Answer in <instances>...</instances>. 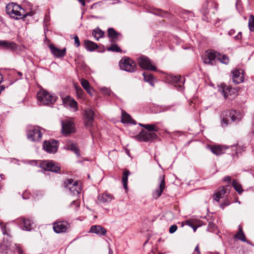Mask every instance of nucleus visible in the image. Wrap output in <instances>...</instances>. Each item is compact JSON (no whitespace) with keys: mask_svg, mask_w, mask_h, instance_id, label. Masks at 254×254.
Listing matches in <instances>:
<instances>
[{"mask_svg":"<svg viewBox=\"0 0 254 254\" xmlns=\"http://www.w3.org/2000/svg\"><path fill=\"white\" fill-rule=\"evenodd\" d=\"M107 50L108 51H113L115 52H120L121 50L119 47L115 43H112L111 47H107Z\"/></svg>","mask_w":254,"mask_h":254,"instance_id":"nucleus-38","label":"nucleus"},{"mask_svg":"<svg viewBox=\"0 0 254 254\" xmlns=\"http://www.w3.org/2000/svg\"><path fill=\"white\" fill-rule=\"evenodd\" d=\"M0 226L3 234L6 235L2 243L0 244V252L5 254H13L14 250L16 249L19 254H22L23 251L18 245L15 244L14 247L11 245V241L9 240V230L7 228L6 224L3 225V222L0 221Z\"/></svg>","mask_w":254,"mask_h":254,"instance_id":"nucleus-1","label":"nucleus"},{"mask_svg":"<svg viewBox=\"0 0 254 254\" xmlns=\"http://www.w3.org/2000/svg\"><path fill=\"white\" fill-rule=\"evenodd\" d=\"M187 13L189 15H191V13L190 11H187Z\"/></svg>","mask_w":254,"mask_h":254,"instance_id":"nucleus-62","label":"nucleus"},{"mask_svg":"<svg viewBox=\"0 0 254 254\" xmlns=\"http://www.w3.org/2000/svg\"><path fill=\"white\" fill-rule=\"evenodd\" d=\"M80 83L84 89H87V88L90 87L89 82L86 79H81L80 80Z\"/></svg>","mask_w":254,"mask_h":254,"instance_id":"nucleus-42","label":"nucleus"},{"mask_svg":"<svg viewBox=\"0 0 254 254\" xmlns=\"http://www.w3.org/2000/svg\"><path fill=\"white\" fill-rule=\"evenodd\" d=\"M17 73L19 75V76H20V77H21V76H22V73H21V72H18V73Z\"/></svg>","mask_w":254,"mask_h":254,"instance_id":"nucleus-61","label":"nucleus"},{"mask_svg":"<svg viewBox=\"0 0 254 254\" xmlns=\"http://www.w3.org/2000/svg\"><path fill=\"white\" fill-rule=\"evenodd\" d=\"M242 37V32H239L238 34L234 37V38L236 40H240Z\"/></svg>","mask_w":254,"mask_h":254,"instance_id":"nucleus-53","label":"nucleus"},{"mask_svg":"<svg viewBox=\"0 0 254 254\" xmlns=\"http://www.w3.org/2000/svg\"><path fill=\"white\" fill-rule=\"evenodd\" d=\"M109 254H113V251L109 248Z\"/></svg>","mask_w":254,"mask_h":254,"instance_id":"nucleus-59","label":"nucleus"},{"mask_svg":"<svg viewBox=\"0 0 254 254\" xmlns=\"http://www.w3.org/2000/svg\"><path fill=\"white\" fill-rule=\"evenodd\" d=\"M232 73V80L235 84H239L244 81L243 71L240 69H236L231 71Z\"/></svg>","mask_w":254,"mask_h":254,"instance_id":"nucleus-16","label":"nucleus"},{"mask_svg":"<svg viewBox=\"0 0 254 254\" xmlns=\"http://www.w3.org/2000/svg\"><path fill=\"white\" fill-rule=\"evenodd\" d=\"M63 102L65 106L70 107L72 108L74 111H76L77 110L78 106L77 102L70 96H67L63 98Z\"/></svg>","mask_w":254,"mask_h":254,"instance_id":"nucleus-19","label":"nucleus"},{"mask_svg":"<svg viewBox=\"0 0 254 254\" xmlns=\"http://www.w3.org/2000/svg\"><path fill=\"white\" fill-rule=\"evenodd\" d=\"M157 137L155 132H148L142 130L137 135L138 139L140 141H151Z\"/></svg>","mask_w":254,"mask_h":254,"instance_id":"nucleus-14","label":"nucleus"},{"mask_svg":"<svg viewBox=\"0 0 254 254\" xmlns=\"http://www.w3.org/2000/svg\"><path fill=\"white\" fill-rule=\"evenodd\" d=\"M227 118H228L229 119H230V121L231 120L230 118L229 117V116H227Z\"/></svg>","mask_w":254,"mask_h":254,"instance_id":"nucleus-64","label":"nucleus"},{"mask_svg":"<svg viewBox=\"0 0 254 254\" xmlns=\"http://www.w3.org/2000/svg\"><path fill=\"white\" fill-rule=\"evenodd\" d=\"M89 232L95 233L100 236H104L106 234V230L100 225H94L91 227Z\"/></svg>","mask_w":254,"mask_h":254,"instance_id":"nucleus-22","label":"nucleus"},{"mask_svg":"<svg viewBox=\"0 0 254 254\" xmlns=\"http://www.w3.org/2000/svg\"><path fill=\"white\" fill-rule=\"evenodd\" d=\"M42 136V133L39 127H32L27 131V137L32 141H39Z\"/></svg>","mask_w":254,"mask_h":254,"instance_id":"nucleus-7","label":"nucleus"},{"mask_svg":"<svg viewBox=\"0 0 254 254\" xmlns=\"http://www.w3.org/2000/svg\"><path fill=\"white\" fill-rule=\"evenodd\" d=\"M119 65L121 69L127 71V58L123 57L119 62Z\"/></svg>","mask_w":254,"mask_h":254,"instance_id":"nucleus-36","label":"nucleus"},{"mask_svg":"<svg viewBox=\"0 0 254 254\" xmlns=\"http://www.w3.org/2000/svg\"><path fill=\"white\" fill-rule=\"evenodd\" d=\"M28 162L32 165H37L39 164L40 167L44 169L55 173H58L61 169L60 165L53 161L46 160L38 163L36 160H30Z\"/></svg>","mask_w":254,"mask_h":254,"instance_id":"nucleus-5","label":"nucleus"},{"mask_svg":"<svg viewBox=\"0 0 254 254\" xmlns=\"http://www.w3.org/2000/svg\"><path fill=\"white\" fill-rule=\"evenodd\" d=\"M231 147L232 148V150L235 151V155H238V154L241 153L242 151L244 150L243 147L240 146L232 145Z\"/></svg>","mask_w":254,"mask_h":254,"instance_id":"nucleus-40","label":"nucleus"},{"mask_svg":"<svg viewBox=\"0 0 254 254\" xmlns=\"http://www.w3.org/2000/svg\"><path fill=\"white\" fill-rule=\"evenodd\" d=\"M64 185L72 195L78 196L81 192L80 186L77 181H74L71 179H67L64 182Z\"/></svg>","mask_w":254,"mask_h":254,"instance_id":"nucleus-6","label":"nucleus"},{"mask_svg":"<svg viewBox=\"0 0 254 254\" xmlns=\"http://www.w3.org/2000/svg\"><path fill=\"white\" fill-rule=\"evenodd\" d=\"M87 92L91 96L93 95V89L90 86L89 88H87V89H85Z\"/></svg>","mask_w":254,"mask_h":254,"instance_id":"nucleus-51","label":"nucleus"},{"mask_svg":"<svg viewBox=\"0 0 254 254\" xmlns=\"http://www.w3.org/2000/svg\"><path fill=\"white\" fill-rule=\"evenodd\" d=\"M216 229V226L215 225L211 222H209V224L207 226V230L209 232H214Z\"/></svg>","mask_w":254,"mask_h":254,"instance_id":"nucleus-43","label":"nucleus"},{"mask_svg":"<svg viewBox=\"0 0 254 254\" xmlns=\"http://www.w3.org/2000/svg\"><path fill=\"white\" fill-rule=\"evenodd\" d=\"M114 198V196L112 194L108 192H105L99 194L97 200L101 203H106L111 202Z\"/></svg>","mask_w":254,"mask_h":254,"instance_id":"nucleus-21","label":"nucleus"},{"mask_svg":"<svg viewBox=\"0 0 254 254\" xmlns=\"http://www.w3.org/2000/svg\"><path fill=\"white\" fill-rule=\"evenodd\" d=\"M84 45L85 49L89 51H93L98 48L97 44L89 40H85Z\"/></svg>","mask_w":254,"mask_h":254,"instance_id":"nucleus-28","label":"nucleus"},{"mask_svg":"<svg viewBox=\"0 0 254 254\" xmlns=\"http://www.w3.org/2000/svg\"><path fill=\"white\" fill-rule=\"evenodd\" d=\"M229 204V203H227V202H225V203H222L220 205V206L222 208V209H224V207L226 206H227Z\"/></svg>","mask_w":254,"mask_h":254,"instance_id":"nucleus-57","label":"nucleus"},{"mask_svg":"<svg viewBox=\"0 0 254 254\" xmlns=\"http://www.w3.org/2000/svg\"><path fill=\"white\" fill-rule=\"evenodd\" d=\"M62 129V133L65 135H67L75 130V125L71 121L65 120L61 122Z\"/></svg>","mask_w":254,"mask_h":254,"instance_id":"nucleus-9","label":"nucleus"},{"mask_svg":"<svg viewBox=\"0 0 254 254\" xmlns=\"http://www.w3.org/2000/svg\"><path fill=\"white\" fill-rule=\"evenodd\" d=\"M0 177L1 178V179H4V175L3 174H0Z\"/></svg>","mask_w":254,"mask_h":254,"instance_id":"nucleus-60","label":"nucleus"},{"mask_svg":"<svg viewBox=\"0 0 254 254\" xmlns=\"http://www.w3.org/2000/svg\"><path fill=\"white\" fill-rule=\"evenodd\" d=\"M173 84L177 88L178 90L182 89V85L185 83L184 77H181L180 75L171 76Z\"/></svg>","mask_w":254,"mask_h":254,"instance_id":"nucleus-20","label":"nucleus"},{"mask_svg":"<svg viewBox=\"0 0 254 254\" xmlns=\"http://www.w3.org/2000/svg\"><path fill=\"white\" fill-rule=\"evenodd\" d=\"M231 189V187L230 185H226L219 188L213 195L214 199L218 201L221 198H223L227 193H229Z\"/></svg>","mask_w":254,"mask_h":254,"instance_id":"nucleus-12","label":"nucleus"},{"mask_svg":"<svg viewBox=\"0 0 254 254\" xmlns=\"http://www.w3.org/2000/svg\"><path fill=\"white\" fill-rule=\"evenodd\" d=\"M122 182L123 183L124 188L126 190V192L127 191V170H125L123 173V178H122Z\"/></svg>","mask_w":254,"mask_h":254,"instance_id":"nucleus-39","label":"nucleus"},{"mask_svg":"<svg viewBox=\"0 0 254 254\" xmlns=\"http://www.w3.org/2000/svg\"><path fill=\"white\" fill-rule=\"evenodd\" d=\"M202 59L205 64L211 65H214L216 59L225 64H228L229 63V58L227 56L221 55L220 53L211 49L206 51Z\"/></svg>","mask_w":254,"mask_h":254,"instance_id":"nucleus-2","label":"nucleus"},{"mask_svg":"<svg viewBox=\"0 0 254 254\" xmlns=\"http://www.w3.org/2000/svg\"><path fill=\"white\" fill-rule=\"evenodd\" d=\"M82 6L85 5V0H77Z\"/></svg>","mask_w":254,"mask_h":254,"instance_id":"nucleus-58","label":"nucleus"},{"mask_svg":"<svg viewBox=\"0 0 254 254\" xmlns=\"http://www.w3.org/2000/svg\"><path fill=\"white\" fill-rule=\"evenodd\" d=\"M232 186L239 194H241L244 191L241 184L236 180H234L233 181Z\"/></svg>","mask_w":254,"mask_h":254,"instance_id":"nucleus-34","label":"nucleus"},{"mask_svg":"<svg viewBox=\"0 0 254 254\" xmlns=\"http://www.w3.org/2000/svg\"><path fill=\"white\" fill-rule=\"evenodd\" d=\"M77 94L78 97H82L84 93L83 90L80 87H76Z\"/></svg>","mask_w":254,"mask_h":254,"instance_id":"nucleus-46","label":"nucleus"},{"mask_svg":"<svg viewBox=\"0 0 254 254\" xmlns=\"http://www.w3.org/2000/svg\"><path fill=\"white\" fill-rule=\"evenodd\" d=\"M159 180L160 181V182L158 188L156 189L152 193L153 197L155 199L158 198L162 195L163 191L166 188L165 176H160Z\"/></svg>","mask_w":254,"mask_h":254,"instance_id":"nucleus-13","label":"nucleus"},{"mask_svg":"<svg viewBox=\"0 0 254 254\" xmlns=\"http://www.w3.org/2000/svg\"><path fill=\"white\" fill-rule=\"evenodd\" d=\"M43 149L48 153H55L58 149V141L55 140L45 141L43 144Z\"/></svg>","mask_w":254,"mask_h":254,"instance_id":"nucleus-11","label":"nucleus"},{"mask_svg":"<svg viewBox=\"0 0 254 254\" xmlns=\"http://www.w3.org/2000/svg\"><path fill=\"white\" fill-rule=\"evenodd\" d=\"M139 126L145 128L149 131L156 132L158 131V127L155 125L152 124H142L139 123Z\"/></svg>","mask_w":254,"mask_h":254,"instance_id":"nucleus-30","label":"nucleus"},{"mask_svg":"<svg viewBox=\"0 0 254 254\" xmlns=\"http://www.w3.org/2000/svg\"><path fill=\"white\" fill-rule=\"evenodd\" d=\"M49 47L53 54L57 58L63 57L65 55L66 48H65L62 50H60L54 46L51 45Z\"/></svg>","mask_w":254,"mask_h":254,"instance_id":"nucleus-24","label":"nucleus"},{"mask_svg":"<svg viewBox=\"0 0 254 254\" xmlns=\"http://www.w3.org/2000/svg\"><path fill=\"white\" fill-rule=\"evenodd\" d=\"M6 12L11 17L15 19H20L27 16H32L34 14V12L33 11L26 13L25 10L19 5L13 2L7 4Z\"/></svg>","mask_w":254,"mask_h":254,"instance_id":"nucleus-3","label":"nucleus"},{"mask_svg":"<svg viewBox=\"0 0 254 254\" xmlns=\"http://www.w3.org/2000/svg\"><path fill=\"white\" fill-rule=\"evenodd\" d=\"M229 116L231 121H236L237 120V113L234 110L225 111L222 113V123L223 124L227 125L230 122V119L227 118V116Z\"/></svg>","mask_w":254,"mask_h":254,"instance_id":"nucleus-10","label":"nucleus"},{"mask_svg":"<svg viewBox=\"0 0 254 254\" xmlns=\"http://www.w3.org/2000/svg\"><path fill=\"white\" fill-rule=\"evenodd\" d=\"M19 221L20 222L22 225L21 227H23V230L26 231H30L31 230L32 222L30 219L20 218L19 219Z\"/></svg>","mask_w":254,"mask_h":254,"instance_id":"nucleus-26","label":"nucleus"},{"mask_svg":"<svg viewBox=\"0 0 254 254\" xmlns=\"http://www.w3.org/2000/svg\"><path fill=\"white\" fill-rule=\"evenodd\" d=\"M129 124L135 125L136 121H134V120H133V119H132L131 116L129 114H128V126Z\"/></svg>","mask_w":254,"mask_h":254,"instance_id":"nucleus-49","label":"nucleus"},{"mask_svg":"<svg viewBox=\"0 0 254 254\" xmlns=\"http://www.w3.org/2000/svg\"><path fill=\"white\" fill-rule=\"evenodd\" d=\"M195 253H197V254H200V252L199 251V246L198 245H197L194 249V251L193 252V254H195Z\"/></svg>","mask_w":254,"mask_h":254,"instance_id":"nucleus-54","label":"nucleus"},{"mask_svg":"<svg viewBox=\"0 0 254 254\" xmlns=\"http://www.w3.org/2000/svg\"><path fill=\"white\" fill-rule=\"evenodd\" d=\"M73 204H75L76 207H78V206L79 205L78 202H77L75 200H73L72 203H71V205H72Z\"/></svg>","mask_w":254,"mask_h":254,"instance_id":"nucleus-55","label":"nucleus"},{"mask_svg":"<svg viewBox=\"0 0 254 254\" xmlns=\"http://www.w3.org/2000/svg\"><path fill=\"white\" fill-rule=\"evenodd\" d=\"M248 26L251 31L254 32V15H251L249 19Z\"/></svg>","mask_w":254,"mask_h":254,"instance_id":"nucleus-37","label":"nucleus"},{"mask_svg":"<svg viewBox=\"0 0 254 254\" xmlns=\"http://www.w3.org/2000/svg\"><path fill=\"white\" fill-rule=\"evenodd\" d=\"M223 181H225V182H228V183H231V178L229 176H225L224 178H223Z\"/></svg>","mask_w":254,"mask_h":254,"instance_id":"nucleus-52","label":"nucleus"},{"mask_svg":"<svg viewBox=\"0 0 254 254\" xmlns=\"http://www.w3.org/2000/svg\"><path fill=\"white\" fill-rule=\"evenodd\" d=\"M125 150L126 153H127V149L125 148Z\"/></svg>","mask_w":254,"mask_h":254,"instance_id":"nucleus-63","label":"nucleus"},{"mask_svg":"<svg viewBox=\"0 0 254 254\" xmlns=\"http://www.w3.org/2000/svg\"><path fill=\"white\" fill-rule=\"evenodd\" d=\"M142 75L144 77V80L148 82L151 85L153 86V77L152 74L148 72H144L142 73Z\"/></svg>","mask_w":254,"mask_h":254,"instance_id":"nucleus-33","label":"nucleus"},{"mask_svg":"<svg viewBox=\"0 0 254 254\" xmlns=\"http://www.w3.org/2000/svg\"><path fill=\"white\" fill-rule=\"evenodd\" d=\"M228 148V146L223 145H213L211 148L212 152L217 155H219L224 153L225 150Z\"/></svg>","mask_w":254,"mask_h":254,"instance_id":"nucleus-25","label":"nucleus"},{"mask_svg":"<svg viewBox=\"0 0 254 254\" xmlns=\"http://www.w3.org/2000/svg\"><path fill=\"white\" fill-rule=\"evenodd\" d=\"M239 231L235 235L234 237L243 242H246V239L241 225L238 227Z\"/></svg>","mask_w":254,"mask_h":254,"instance_id":"nucleus-29","label":"nucleus"},{"mask_svg":"<svg viewBox=\"0 0 254 254\" xmlns=\"http://www.w3.org/2000/svg\"><path fill=\"white\" fill-rule=\"evenodd\" d=\"M0 46L11 51L14 50L16 48V45L14 42L4 40H0Z\"/></svg>","mask_w":254,"mask_h":254,"instance_id":"nucleus-27","label":"nucleus"},{"mask_svg":"<svg viewBox=\"0 0 254 254\" xmlns=\"http://www.w3.org/2000/svg\"><path fill=\"white\" fill-rule=\"evenodd\" d=\"M121 122L123 124L127 123V114L125 111H122V119Z\"/></svg>","mask_w":254,"mask_h":254,"instance_id":"nucleus-44","label":"nucleus"},{"mask_svg":"<svg viewBox=\"0 0 254 254\" xmlns=\"http://www.w3.org/2000/svg\"><path fill=\"white\" fill-rule=\"evenodd\" d=\"M219 91L225 98H228L229 96L234 95L236 93V89L230 86H227L225 84H222L219 87Z\"/></svg>","mask_w":254,"mask_h":254,"instance_id":"nucleus-15","label":"nucleus"},{"mask_svg":"<svg viewBox=\"0 0 254 254\" xmlns=\"http://www.w3.org/2000/svg\"><path fill=\"white\" fill-rule=\"evenodd\" d=\"M128 72H133L136 69V63L131 60L130 58H128Z\"/></svg>","mask_w":254,"mask_h":254,"instance_id":"nucleus-35","label":"nucleus"},{"mask_svg":"<svg viewBox=\"0 0 254 254\" xmlns=\"http://www.w3.org/2000/svg\"><path fill=\"white\" fill-rule=\"evenodd\" d=\"M74 45L76 47H78L80 45V42L77 36L74 37Z\"/></svg>","mask_w":254,"mask_h":254,"instance_id":"nucleus-47","label":"nucleus"},{"mask_svg":"<svg viewBox=\"0 0 254 254\" xmlns=\"http://www.w3.org/2000/svg\"><path fill=\"white\" fill-rule=\"evenodd\" d=\"M84 116L85 126H91L94 121V112L90 108H88L85 110Z\"/></svg>","mask_w":254,"mask_h":254,"instance_id":"nucleus-17","label":"nucleus"},{"mask_svg":"<svg viewBox=\"0 0 254 254\" xmlns=\"http://www.w3.org/2000/svg\"><path fill=\"white\" fill-rule=\"evenodd\" d=\"M138 63L141 68L147 70H156V67L153 65L152 61L146 56H141L138 60Z\"/></svg>","mask_w":254,"mask_h":254,"instance_id":"nucleus-8","label":"nucleus"},{"mask_svg":"<svg viewBox=\"0 0 254 254\" xmlns=\"http://www.w3.org/2000/svg\"><path fill=\"white\" fill-rule=\"evenodd\" d=\"M150 12L155 14L160 15L161 16H164L166 14V12H164V11L159 9H153L152 11H150Z\"/></svg>","mask_w":254,"mask_h":254,"instance_id":"nucleus-41","label":"nucleus"},{"mask_svg":"<svg viewBox=\"0 0 254 254\" xmlns=\"http://www.w3.org/2000/svg\"><path fill=\"white\" fill-rule=\"evenodd\" d=\"M37 98L39 105H45L53 104L56 101L57 97L42 89L37 93Z\"/></svg>","mask_w":254,"mask_h":254,"instance_id":"nucleus-4","label":"nucleus"},{"mask_svg":"<svg viewBox=\"0 0 254 254\" xmlns=\"http://www.w3.org/2000/svg\"><path fill=\"white\" fill-rule=\"evenodd\" d=\"M235 33V30L234 29H231L229 32H228V34L230 35V36H232Z\"/></svg>","mask_w":254,"mask_h":254,"instance_id":"nucleus-56","label":"nucleus"},{"mask_svg":"<svg viewBox=\"0 0 254 254\" xmlns=\"http://www.w3.org/2000/svg\"><path fill=\"white\" fill-rule=\"evenodd\" d=\"M120 35L114 28H110L108 29V35L112 43H115L117 41Z\"/></svg>","mask_w":254,"mask_h":254,"instance_id":"nucleus-23","label":"nucleus"},{"mask_svg":"<svg viewBox=\"0 0 254 254\" xmlns=\"http://www.w3.org/2000/svg\"><path fill=\"white\" fill-rule=\"evenodd\" d=\"M68 225L66 221H59L54 223L53 229L57 233H64L66 231Z\"/></svg>","mask_w":254,"mask_h":254,"instance_id":"nucleus-18","label":"nucleus"},{"mask_svg":"<svg viewBox=\"0 0 254 254\" xmlns=\"http://www.w3.org/2000/svg\"><path fill=\"white\" fill-rule=\"evenodd\" d=\"M187 224L188 225H189V226L191 227L193 229V230L194 232L196 231V230L198 227L197 226H196L193 225L192 223L190 221H188L187 222Z\"/></svg>","mask_w":254,"mask_h":254,"instance_id":"nucleus-50","label":"nucleus"},{"mask_svg":"<svg viewBox=\"0 0 254 254\" xmlns=\"http://www.w3.org/2000/svg\"><path fill=\"white\" fill-rule=\"evenodd\" d=\"M177 228L178 227L176 225H173L169 228V232L171 234L174 233L176 231Z\"/></svg>","mask_w":254,"mask_h":254,"instance_id":"nucleus-48","label":"nucleus"},{"mask_svg":"<svg viewBox=\"0 0 254 254\" xmlns=\"http://www.w3.org/2000/svg\"><path fill=\"white\" fill-rule=\"evenodd\" d=\"M92 35L97 40H99L100 38L103 37L104 32L99 28H97L93 30Z\"/></svg>","mask_w":254,"mask_h":254,"instance_id":"nucleus-32","label":"nucleus"},{"mask_svg":"<svg viewBox=\"0 0 254 254\" xmlns=\"http://www.w3.org/2000/svg\"><path fill=\"white\" fill-rule=\"evenodd\" d=\"M65 147L66 149L73 151L77 156H79V151L76 144L69 143L66 145Z\"/></svg>","mask_w":254,"mask_h":254,"instance_id":"nucleus-31","label":"nucleus"},{"mask_svg":"<svg viewBox=\"0 0 254 254\" xmlns=\"http://www.w3.org/2000/svg\"><path fill=\"white\" fill-rule=\"evenodd\" d=\"M101 90L102 92L105 95L109 96L111 95V91L107 88L103 87L101 88Z\"/></svg>","mask_w":254,"mask_h":254,"instance_id":"nucleus-45","label":"nucleus"}]
</instances>
